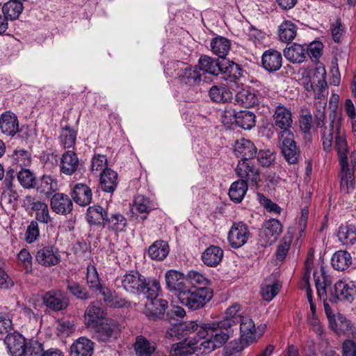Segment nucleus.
I'll return each instance as SVG.
<instances>
[{
	"label": "nucleus",
	"instance_id": "obj_1",
	"mask_svg": "<svg viewBox=\"0 0 356 356\" xmlns=\"http://www.w3.org/2000/svg\"><path fill=\"white\" fill-rule=\"evenodd\" d=\"M325 109H317L314 113L315 124L321 127V138L324 151L330 152L333 146L334 139V149L339 156V161L341 168V188L346 193H353L355 190L354 165L350 168L348 163V154L349 152L346 136L341 130L339 122L332 116L330 118L328 125H324Z\"/></svg>",
	"mask_w": 356,
	"mask_h": 356
},
{
	"label": "nucleus",
	"instance_id": "obj_2",
	"mask_svg": "<svg viewBox=\"0 0 356 356\" xmlns=\"http://www.w3.org/2000/svg\"><path fill=\"white\" fill-rule=\"evenodd\" d=\"M241 305L235 303L229 306L218 322L203 324L198 330L197 335L202 339L200 349L209 353L222 346L232 336L234 328L244 316L239 314Z\"/></svg>",
	"mask_w": 356,
	"mask_h": 356
},
{
	"label": "nucleus",
	"instance_id": "obj_3",
	"mask_svg": "<svg viewBox=\"0 0 356 356\" xmlns=\"http://www.w3.org/2000/svg\"><path fill=\"white\" fill-rule=\"evenodd\" d=\"M313 275L317 293L321 298L327 297L330 302L334 303L339 301L351 303L355 300L356 296L355 282L343 279L332 285L333 277L325 271L323 267H321L319 275L317 272H314Z\"/></svg>",
	"mask_w": 356,
	"mask_h": 356
},
{
	"label": "nucleus",
	"instance_id": "obj_4",
	"mask_svg": "<svg viewBox=\"0 0 356 356\" xmlns=\"http://www.w3.org/2000/svg\"><path fill=\"white\" fill-rule=\"evenodd\" d=\"M122 286L130 293L144 294L147 298L158 296L161 291L160 283L156 278H146L138 271L134 270L123 276Z\"/></svg>",
	"mask_w": 356,
	"mask_h": 356
},
{
	"label": "nucleus",
	"instance_id": "obj_5",
	"mask_svg": "<svg viewBox=\"0 0 356 356\" xmlns=\"http://www.w3.org/2000/svg\"><path fill=\"white\" fill-rule=\"evenodd\" d=\"M326 74L325 67L318 62L314 69L302 74L300 84L315 99H321L328 94Z\"/></svg>",
	"mask_w": 356,
	"mask_h": 356
},
{
	"label": "nucleus",
	"instance_id": "obj_6",
	"mask_svg": "<svg viewBox=\"0 0 356 356\" xmlns=\"http://www.w3.org/2000/svg\"><path fill=\"white\" fill-rule=\"evenodd\" d=\"M213 297L208 287L187 288L178 296L179 302L191 310L202 309Z\"/></svg>",
	"mask_w": 356,
	"mask_h": 356
},
{
	"label": "nucleus",
	"instance_id": "obj_7",
	"mask_svg": "<svg viewBox=\"0 0 356 356\" xmlns=\"http://www.w3.org/2000/svg\"><path fill=\"white\" fill-rule=\"evenodd\" d=\"M281 153L286 161L291 165L297 164L300 159V149L294 140L293 134L278 135Z\"/></svg>",
	"mask_w": 356,
	"mask_h": 356
},
{
	"label": "nucleus",
	"instance_id": "obj_8",
	"mask_svg": "<svg viewBox=\"0 0 356 356\" xmlns=\"http://www.w3.org/2000/svg\"><path fill=\"white\" fill-rule=\"evenodd\" d=\"M235 172L239 180L250 186H257L261 180L260 170L251 161H238Z\"/></svg>",
	"mask_w": 356,
	"mask_h": 356
},
{
	"label": "nucleus",
	"instance_id": "obj_9",
	"mask_svg": "<svg viewBox=\"0 0 356 356\" xmlns=\"http://www.w3.org/2000/svg\"><path fill=\"white\" fill-rule=\"evenodd\" d=\"M282 228L278 220L270 218L265 221L259 234L261 245L266 247L274 243L282 233Z\"/></svg>",
	"mask_w": 356,
	"mask_h": 356
},
{
	"label": "nucleus",
	"instance_id": "obj_10",
	"mask_svg": "<svg viewBox=\"0 0 356 356\" xmlns=\"http://www.w3.org/2000/svg\"><path fill=\"white\" fill-rule=\"evenodd\" d=\"M250 237L248 226L243 222H234L227 234L229 245L234 249L243 246Z\"/></svg>",
	"mask_w": 356,
	"mask_h": 356
},
{
	"label": "nucleus",
	"instance_id": "obj_11",
	"mask_svg": "<svg viewBox=\"0 0 356 356\" xmlns=\"http://www.w3.org/2000/svg\"><path fill=\"white\" fill-rule=\"evenodd\" d=\"M42 301L45 307L54 312H59L65 309L69 305V298L63 291L54 289L47 291L42 297Z\"/></svg>",
	"mask_w": 356,
	"mask_h": 356
},
{
	"label": "nucleus",
	"instance_id": "obj_12",
	"mask_svg": "<svg viewBox=\"0 0 356 356\" xmlns=\"http://www.w3.org/2000/svg\"><path fill=\"white\" fill-rule=\"evenodd\" d=\"M273 122L275 129L280 130L278 135L284 134L285 132L293 134L290 129L293 120L289 108L281 105L276 106L273 114Z\"/></svg>",
	"mask_w": 356,
	"mask_h": 356
},
{
	"label": "nucleus",
	"instance_id": "obj_13",
	"mask_svg": "<svg viewBox=\"0 0 356 356\" xmlns=\"http://www.w3.org/2000/svg\"><path fill=\"white\" fill-rule=\"evenodd\" d=\"M120 332V325L113 320L106 319L104 322L97 325L96 337L100 341L108 342L116 339Z\"/></svg>",
	"mask_w": 356,
	"mask_h": 356
},
{
	"label": "nucleus",
	"instance_id": "obj_14",
	"mask_svg": "<svg viewBox=\"0 0 356 356\" xmlns=\"http://www.w3.org/2000/svg\"><path fill=\"white\" fill-rule=\"evenodd\" d=\"M37 262L46 267L58 264L60 255L58 249L52 245H48L40 248L35 255Z\"/></svg>",
	"mask_w": 356,
	"mask_h": 356
},
{
	"label": "nucleus",
	"instance_id": "obj_15",
	"mask_svg": "<svg viewBox=\"0 0 356 356\" xmlns=\"http://www.w3.org/2000/svg\"><path fill=\"white\" fill-rule=\"evenodd\" d=\"M50 207L56 214L67 216L73 209V202L68 195L63 193H56L50 198Z\"/></svg>",
	"mask_w": 356,
	"mask_h": 356
},
{
	"label": "nucleus",
	"instance_id": "obj_16",
	"mask_svg": "<svg viewBox=\"0 0 356 356\" xmlns=\"http://www.w3.org/2000/svg\"><path fill=\"white\" fill-rule=\"evenodd\" d=\"M26 201L30 209L35 211L37 221L43 224H49L51 222V218L47 203L31 196H27Z\"/></svg>",
	"mask_w": 356,
	"mask_h": 356
},
{
	"label": "nucleus",
	"instance_id": "obj_17",
	"mask_svg": "<svg viewBox=\"0 0 356 356\" xmlns=\"http://www.w3.org/2000/svg\"><path fill=\"white\" fill-rule=\"evenodd\" d=\"M79 165L77 154L72 150L65 151L60 157V172L65 175L71 176L78 170Z\"/></svg>",
	"mask_w": 356,
	"mask_h": 356
},
{
	"label": "nucleus",
	"instance_id": "obj_18",
	"mask_svg": "<svg viewBox=\"0 0 356 356\" xmlns=\"http://www.w3.org/2000/svg\"><path fill=\"white\" fill-rule=\"evenodd\" d=\"M165 278L167 289L177 293V296L187 288L186 285V277L184 275L179 271L175 270H168L165 273Z\"/></svg>",
	"mask_w": 356,
	"mask_h": 356
},
{
	"label": "nucleus",
	"instance_id": "obj_19",
	"mask_svg": "<svg viewBox=\"0 0 356 356\" xmlns=\"http://www.w3.org/2000/svg\"><path fill=\"white\" fill-rule=\"evenodd\" d=\"M4 342L12 356L22 355L27 344L23 335L17 332L8 334Z\"/></svg>",
	"mask_w": 356,
	"mask_h": 356
},
{
	"label": "nucleus",
	"instance_id": "obj_20",
	"mask_svg": "<svg viewBox=\"0 0 356 356\" xmlns=\"http://www.w3.org/2000/svg\"><path fill=\"white\" fill-rule=\"evenodd\" d=\"M262 67L269 72L279 70L282 65V56L275 49H268L264 52L261 57Z\"/></svg>",
	"mask_w": 356,
	"mask_h": 356
},
{
	"label": "nucleus",
	"instance_id": "obj_21",
	"mask_svg": "<svg viewBox=\"0 0 356 356\" xmlns=\"http://www.w3.org/2000/svg\"><path fill=\"white\" fill-rule=\"evenodd\" d=\"M234 152L237 157H241V160L250 161L257 152V149L254 144L250 140L241 138L235 143Z\"/></svg>",
	"mask_w": 356,
	"mask_h": 356
},
{
	"label": "nucleus",
	"instance_id": "obj_22",
	"mask_svg": "<svg viewBox=\"0 0 356 356\" xmlns=\"http://www.w3.org/2000/svg\"><path fill=\"white\" fill-rule=\"evenodd\" d=\"M157 296L149 298L151 303L146 305L145 315L149 319L157 320L163 318L165 310L168 307L167 300L162 298H156Z\"/></svg>",
	"mask_w": 356,
	"mask_h": 356
},
{
	"label": "nucleus",
	"instance_id": "obj_23",
	"mask_svg": "<svg viewBox=\"0 0 356 356\" xmlns=\"http://www.w3.org/2000/svg\"><path fill=\"white\" fill-rule=\"evenodd\" d=\"M0 129L8 136H14L19 131V122L16 115L10 111H6L0 117Z\"/></svg>",
	"mask_w": 356,
	"mask_h": 356
},
{
	"label": "nucleus",
	"instance_id": "obj_24",
	"mask_svg": "<svg viewBox=\"0 0 356 356\" xmlns=\"http://www.w3.org/2000/svg\"><path fill=\"white\" fill-rule=\"evenodd\" d=\"M105 312L102 303L93 302L87 307L85 313L86 325L90 327H96L99 321L105 318Z\"/></svg>",
	"mask_w": 356,
	"mask_h": 356
},
{
	"label": "nucleus",
	"instance_id": "obj_25",
	"mask_svg": "<svg viewBox=\"0 0 356 356\" xmlns=\"http://www.w3.org/2000/svg\"><path fill=\"white\" fill-rule=\"evenodd\" d=\"M199 325L195 321L176 323L167 330L165 337L171 339L174 337L177 339L180 336H185L198 330Z\"/></svg>",
	"mask_w": 356,
	"mask_h": 356
},
{
	"label": "nucleus",
	"instance_id": "obj_26",
	"mask_svg": "<svg viewBox=\"0 0 356 356\" xmlns=\"http://www.w3.org/2000/svg\"><path fill=\"white\" fill-rule=\"evenodd\" d=\"M240 333L241 340L247 344L256 342V327L253 320L245 316L240 321Z\"/></svg>",
	"mask_w": 356,
	"mask_h": 356
},
{
	"label": "nucleus",
	"instance_id": "obj_27",
	"mask_svg": "<svg viewBox=\"0 0 356 356\" xmlns=\"http://www.w3.org/2000/svg\"><path fill=\"white\" fill-rule=\"evenodd\" d=\"M127 225V220L126 218L118 212L108 213L103 224L104 227L116 234L125 231Z\"/></svg>",
	"mask_w": 356,
	"mask_h": 356
},
{
	"label": "nucleus",
	"instance_id": "obj_28",
	"mask_svg": "<svg viewBox=\"0 0 356 356\" xmlns=\"http://www.w3.org/2000/svg\"><path fill=\"white\" fill-rule=\"evenodd\" d=\"M235 102L245 108L252 107L259 103V96L254 92V89L243 88L236 92Z\"/></svg>",
	"mask_w": 356,
	"mask_h": 356
},
{
	"label": "nucleus",
	"instance_id": "obj_29",
	"mask_svg": "<svg viewBox=\"0 0 356 356\" xmlns=\"http://www.w3.org/2000/svg\"><path fill=\"white\" fill-rule=\"evenodd\" d=\"M177 76L182 84L191 87L198 85L202 80V74L196 67L180 69Z\"/></svg>",
	"mask_w": 356,
	"mask_h": 356
},
{
	"label": "nucleus",
	"instance_id": "obj_30",
	"mask_svg": "<svg viewBox=\"0 0 356 356\" xmlns=\"http://www.w3.org/2000/svg\"><path fill=\"white\" fill-rule=\"evenodd\" d=\"M94 342L86 337H79L71 346L73 356H92L94 353Z\"/></svg>",
	"mask_w": 356,
	"mask_h": 356
},
{
	"label": "nucleus",
	"instance_id": "obj_31",
	"mask_svg": "<svg viewBox=\"0 0 356 356\" xmlns=\"http://www.w3.org/2000/svg\"><path fill=\"white\" fill-rule=\"evenodd\" d=\"M91 189L86 184H77L74 186L71 196L73 200L81 206H86L92 200Z\"/></svg>",
	"mask_w": 356,
	"mask_h": 356
},
{
	"label": "nucleus",
	"instance_id": "obj_32",
	"mask_svg": "<svg viewBox=\"0 0 356 356\" xmlns=\"http://www.w3.org/2000/svg\"><path fill=\"white\" fill-rule=\"evenodd\" d=\"M100 186L103 191L112 193L117 188L118 177L115 171L106 168L100 173Z\"/></svg>",
	"mask_w": 356,
	"mask_h": 356
},
{
	"label": "nucleus",
	"instance_id": "obj_33",
	"mask_svg": "<svg viewBox=\"0 0 356 356\" xmlns=\"http://www.w3.org/2000/svg\"><path fill=\"white\" fill-rule=\"evenodd\" d=\"M223 257V250L218 246L211 245L202 254L205 265L210 267L218 266Z\"/></svg>",
	"mask_w": 356,
	"mask_h": 356
},
{
	"label": "nucleus",
	"instance_id": "obj_34",
	"mask_svg": "<svg viewBox=\"0 0 356 356\" xmlns=\"http://www.w3.org/2000/svg\"><path fill=\"white\" fill-rule=\"evenodd\" d=\"M200 70L205 73L218 75L222 71V64L218 59L202 55L198 60Z\"/></svg>",
	"mask_w": 356,
	"mask_h": 356
},
{
	"label": "nucleus",
	"instance_id": "obj_35",
	"mask_svg": "<svg viewBox=\"0 0 356 356\" xmlns=\"http://www.w3.org/2000/svg\"><path fill=\"white\" fill-rule=\"evenodd\" d=\"M137 356H152L156 350V343L143 336H138L134 344Z\"/></svg>",
	"mask_w": 356,
	"mask_h": 356
},
{
	"label": "nucleus",
	"instance_id": "obj_36",
	"mask_svg": "<svg viewBox=\"0 0 356 356\" xmlns=\"http://www.w3.org/2000/svg\"><path fill=\"white\" fill-rule=\"evenodd\" d=\"M224 78L231 82H236L243 76L241 67L233 61H225L222 64V71Z\"/></svg>",
	"mask_w": 356,
	"mask_h": 356
},
{
	"label": "nucleus",
	"instance_id": "obj_37",
	"mask_svg": "<svg viewBox=\"0 0 356 356\" xmlns=\"http://www.w3.org/2000/svg\"><path fill=\"white\" fill-rule=\"evenodd\" d=\"M284 55L289 61L300 63L306 58V49L302 45L294 43L284 50Z\"/></svg>",
	"mask_w": 356,
	"mask_h": 356
},
{
	"label": "nucleus",
	"instance_id": "obj_38",
	"mask_svg": "<svg viewBox=\"0 0 356 356\" xmlns=\"http://www.w3.org/2000/svg\"><path fill=\"white\" fill-rule=\"evenodd\" d=\"M169 254V246L164 241H156L148 248V254L152 259L161 261Z\"/></svg>",
	"mask_w": 356,
	"mask_h": 356
},
{
	"label": "nucleus",
	"instance_id": "obj_39",
	"mask_svg": "<svg viewBox=\"0 0 356 356\" xmlns=\"http://www.w3.org/2000/svg\"><path fill=\"white\" fill-rule=\"evenodd\" d=\"M211 50L219 58H224L230 50V41L225 37L218 36L211 41Z\"/></svg>",
	"mask_w": 356,
	"mask_h": 356
},
{
	"label": "nucleus",
	"instance_id": "obj_40",
	"mask_svg": "<svg viewBox=\"0 0 356 356\" xmlns=\"http://www.w3.org/2000/svg\"><path fill=\"white\" fill-rule=\"evenodd\" d=\"M339 240L346 245H353L356 241V227L353 225H341L338 230Z\"/></svg>",
	"mask_w": 356,
	"mask_h": 356
},
{
	"label": "nucleus",
	"instance_id": "obj_41",
	"mask_svg": "<svg viewBox=\"0 0 356 356\" xmlns=\"http://www.w3.org/2000/svg\"><path fill=\"white\" fill-rule=\"evenodd\" d=\"M108 213L99 205L89 207L87 209L86 220L90 225H102Z\"/></svg>",
	"mask_w": 356,
	"mask_h": 356
},
{
	"label": "nucleus",
	"instance_id": "obj_42",
	"mask_svg": "<svg viewBox=\"0 0 356 356\" xmlns=\"http://www.w3.org/2000/svg\"><path fill=\"white\" fill-rule=\"evenodd\" d=\"M77 131L70 126L62 127L58 138L60 146L63 149L72 147L76 140Z\"/></svg>",
	"mask_w": 356,
	"mask_h": 356
},
{
	"label": "nucleus",
	"instance_id": "obj_43",
	"mask_svg": "<svg viewBox=\"0 0 356 356\" xmlns=\"http://www.w3.org/2000/svg\"><path fill=\"white\" fill-rule=\"evenodd\" d=\"M236 124L244 129H250L255 125V115L249 111H241L233 113Z\"/></svg>",
	"mask_w": 356,
	"mask_h": 356
},
{
	"label": "nucleus",
	"instance_id": "obj_44",
	"mask_svg": "<svg viewBox=\"0 0 356 356\" xmlns=\"http://www.w3.org/2000/svg\"><path fill=\"white\" fill-rule=\"evenodd\" d=\"M209 96L215 102L225 103L232 100V92L227 87L213 86L209 90Z\"/></svg>",
	"mask_w": 356,
	"mask_h": 356
},
{
	"label": "nucleus",
	"instance_id": "obj_45",
	"mask_svg": "<svg viewBox=\"0 0 356 356\" xmlns=\"http://www.w3.org/2000/svg\"><path fill=\"white\" fill-rule=\"evenodd\" d=\"M332 265L337 270H345L352 264V258L349 252L346 251H337L332 257Z\"/></svg>",
	"mask_w": 356,
	"mask_h": 356
},
{
	"label": "nucleus",
	"instance_id": "obj_46",
	"mask_svg": "<svg viewBox=\"0 0 356 356\" xmlns=\"http://www.w3.org/2000/svg\"><path fill=\"white\" fill-rule=\"evenodd\" d=\"M248 186V184L239 179L233 182L229 190L230 200L236 203H240L243 200Z\"/></svg>",
	"mask_w": 356,
	"mask_h": 356
},
{
	"label": "nucleus",
	"instance_id": "obj_47",
	"mask_svg": "<svg viewBox=\"0 0 356 356\" xmlns=\"http://www.w3.org/2000/svg\"><path fill=\"white\" fill-rule=\"evenodd\" d=\"M297 34V26L291 21L285 20L279 26V38L283 42L292 41Z\"/></svg>",
	"mask_w": 356,
	"mask_h": 356
},
{
	"label": "nucleus",
	"instance_id": "obj_48",
	"mask_svg": "<svg viewBox=\"0 0 356 356\" xmlns=\"http://www.w3.org/2000/svg\"><path fill=\"white\" fill-rule=\"evenodd\" d=\"M22 2L17 0H10L2 7L3 15L6 16L8 20L17 19L22 12Z\"/></svg>",
	"mask_w": 356,
	"mask_h": 356
},
{
	"label": "nucleus",
	"instance_id": "obj_49",
	"mask_svg": "<svg viewBox=\"0 0 356 356\" xmlns=\"http://www.w3.org/2000/svg\"><path fill=\"white\" fill-rule=\"evenodd\" d=\"M38 192L45 195H50L57 190V181L51 176L43 175L37 184Z\"/></svg>",
	"mask_w": 356,
	"mask_h": 356
},
{
	"label": "nucleus",
	"instance_id": "obj_50",
	"mask_svg": "<svg viewBox=\"0 0 356 356\" xmlns=\"http://www.w3.org/2000/svg\"><path fill=\"white\" fill-rule=\"evenodd\" d=\"M86 280L90 289H99L104 295H106V291L108 292L107 289H102L101 287L98 273L96 268L92 265H90L87 268Z\"/></svg>",
	"mask_w": 356,
	"mask_h": 356
},
{
	"label": "nucleus",
	"instance_id": "obj_51",
	"mask_svg": "<svg viewBox=\"0 0 356 356\" xmlns=\"http://www.w3.org/2000/svg\"><path fill=\"white\" fill-rule=\"evenodd\" d=\"M186 278L193 286L192 288L207 287L209 284V280L204 275L193 270L188 271Z\"/></svg>",
	"mask_w": 356,
	"mask_h": 356
},
{
	"label": "nucleus",
	"instance_id": "obj_52",
	"mask_svg": "<svg viewBox=\"0 0 356 356\" xmlns=\"http://www.w3.org/2000/svg\"><path fill=\"white\" fill-rule=\"evenodd\" d=\"M32 257L29 251L23 248L17 254V264L24 268L26 273L32 271Z\"/></svg>",
	"mask_w": 356,
	"mask_h": 356
},
{
	"label": "nucleus",
	"instance_id": "obj_53",
	"mask_svg": "<svg viewBox=\"0 0 356 356\" xmlns=\"http://www.w3.org/2000/svg\"><path fill=\"white\" fill-rule=\"evenodd\" d=\"M67 290L74 297L80 300L89 298L88 293L78 283L72 281H67Z\"/></svg>",
	"mask_w": 356,
	"mask_h": 356
},
{
	"label": "nucleus",
	"instance_id": "obj_54",
	"mask_svg": "<svg viewBox=\"0 0 356 356\" xmlns=\"http://www.w3.org/2000/svg\"><path fill=\"white\" fill-rule=\"evenodd\" d=\"M43 345L36 340H31L27 343L24 356H43L44 355Z\"/></svg>",
	"mask_w": 356,
	"mask_h": 356
},
{
	"label": "nucleus",
	"instance_id": "obj_55",
	"mask_svg": "<svg viewBox=\"0 0 356 356\" xmlns=\"http://www.w3.org/2000/svg\"><path fill=\"white\" fill-rule=\"evenodd\" d=\"M107 158L105 155H95L91 159L90 170L95 174H99L107 168Z\"/></svg>",
	"mask_w": 356,
	"mask_h": 356
},
{
	"label": "nucleus",
	"instance_id": "obj_56",
	"mask_svg": "<svg viewBox=\"0 0 356 356\" xmlns=\"http://www.w3.org/2000/svg\"><path fill=\"white\" fill-rule=\"evenodd\" d=\"M134 208L139 213H149L152 209L149 200L143 195H137L134 198Z\"/></svg>",
	"mask_w": 356,
	"mask_h": 356
},
{
	"label": "nucleus",
	"instance_id": "obj_57",
	"mask_svg": "<svg viewBox=\"0 0 356 356\" xmlns=\"http://www.w3.org/2000/svg\"><path fill=\"white\" fill-rule=\"evenodd\" d=\"M17 179L24 188H31L35 186V177L29 170L23 169L19 171L17 174Z\"/></svg>",
	"mask_w": 356,
	"mask_h": 356
},
{
	"label": "nucleus",
	"instance_id": "obj_58",
	"mask_svg": "<svg viewBox=\"0 0 356 356\" xmlns=\"http://www.w3.org/2000/svg\"><path fill=\"white\" fill-rule=\"evenodd\" d=\"M323 44L319 41L311 42L307 47L306 56L308 55L310 58L316 62L322 56Z\"/></svg>",
	"mask_w": 356,
	"mask_h": 356
},
{
	"label": "nucleus",
	"instance_id": "obj_59",
	"mask_svg": "<svg viewBox=\"0 0 356 356\" xmlns=\"http://www.w3.org/2000/svg\"><path fill=\"white\" fill-rule=\"evenodd\" d=\"M292 241V236L289 234H286L282 241L281 243L277 247V251H276V257L277 260L282 261L289 250L291 245Z\"/></svg>",
	"mask_w": 356,
	"mask_h": 356
},
{
	"label": "nucleus",
	"instance_id": "obj_60",
	"mask_svg": "<svg viewBox=\"0 0 356 356\" xmlns=\"http://www.w3.org/2000/svg\"><path fill=\"white\" fill-rule=\"evenodd\" d=\"M280 285L278 282H273L272 284H266L262 286L261 293L262 298L266 301H270L278 293Z\"/></svg>",
	"mask_w": 356,
	"mask_h": 356
},
{
	"label": "nucleus",
	"instance_id": "obj_61",
	"mask_svg": "<svg viewBox=\"0 0 356 356\" xmlns=\"http://www.w3.org/2000/svg\"><path fill=\"white\" fill-rule=\"evenodd\" d=\"M40 236V230L37 221L33 220L26 228L25 233V241L28 243H32L37 240Z\"/></svg>",
	"mask_w": 356,
	"mask_h": 356
},
{
	"label": "nucleus",
	"instance_id": "obj_62",
	"mask_svg": "<svg viewBox=\"0 0 356 356\" xmlns=\"http://www.w3.org/2000/svg\"><path fill=\"white\" fill-rule=\"evenodd\" d=\"M13 158L20 166H28L31 163L29 153L22 149H17L13 154Z\"/></svg>",
	"mask_w": 356,
	"mask_h": 356
},
{
	"label": "nucleus",
	"instance_id": "obj_63",
	"mask_svg": "<svg viewBox=\"0 0 356 356\" xmlns=\"http://www.w3.org/2000/svg\"><path fill=\"white\" fill-rule=\"evenodd\" d=\"M275 159V155L270 149H262L258 152L257 160L262 166H270Z\"/></svg>",
	"mask_w": 356,
	"mask_h": 356
},
{
	"label": "nucleus",
	"instance_id": "obj_64",
	"mask_svg": "<svg viewBox=\"0 0 356 356\" xmlns=\"http://www.w3.org/2000/svg\"><path fill=\"white\" fill-rule=\"evenodd\" d=\"M327 298L324 299V309L325 315L328 319L329 326L334 331L337 330L338 323H337V314L332 310L329 304L326 302Z\"/></svg>",
	"mask_w": 356,
	"mask_h": 356
}]
</instances>
